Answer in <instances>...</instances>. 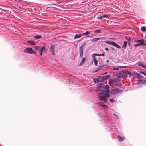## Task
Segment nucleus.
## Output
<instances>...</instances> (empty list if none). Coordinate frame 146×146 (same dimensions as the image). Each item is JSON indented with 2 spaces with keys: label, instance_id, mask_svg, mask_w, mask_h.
I'll use <instances>...</instances> for the list:
<instances>
[{
  "label": "nucleus",
  "instance_id": "f257e3e1",
  "mask_svg": "<svg viewBox=\"0 0 146 146\" xmlns=\"http://www.w3.org/2000/svg\"><path fill=\"white\" fill-rule=\"evenodd\" d=\"M109 86L108 85H106L104 88L105 91H103L102 92L99 93L98 98L100 100L103 101L104 103H106L107 101V98L110 97Z\"/></svg>",
  "mask_w": 146,
  "mask_h": 146
},
{
  "label": "nucleus",
  "instance_id": "f03ea898",
  "mask_svg": "<svg viewBox=\"0 0 146 146\" xmlns=\"http://www.w3.org/2000/svg\"><path fill=\"white\" fill-rule=\"evenodd\" d=\"M23 51L26 53L30 54H35L36 53V51L33 50L32 48L29 47L26 48L23 50Z\"/></svg>",
  "mask_w": 146,
  "mask_h": 146
},
{
  "label": "nucleus",
  "instance_id": "7ed1b4c3",
  "mask_svg": "<svg viewBox=\"0 0 146 146\" xmlns=\"http://www.w3.org/2000/svg\"><path fill=\"white\" fill-rule=\"evenodd\" d=\"M105 42L107 44H109L113 45L114 46H115L117 48L120 49L121 48V47L119 45L113 41L106 40L105 41Z\"/></svg>",
  "mask_w": 146,
  "mask_h": 146
},
{
  "label": "nucleus",
  "instance_id": "20e7f679",
  "mask_svg": "<svg viewBox=\"0 0 146 146\" xmlns=\"http://www.w3.org/2000/svg\"><path fill=\"white\" fill-rule=\"evenodd\" d=\"M86 43L84 42L81 45L79 49V52L80 53V58L82 57L83 55V48L85 45H86Z\"/></svg>",
  "mask_w": 146,
  "mask_h": 146
},
{
  "label": "nucleus",
  "instance_id": "39448f33",
  "mask_svg": "<svg viewBox=\"0 0 146 146\" xmlns=\"http://www.w3.org/2000/svg\"><path fill=\"white\" fill-rule=\"evenodd\" d=\"M123 91V90L119 88H116L111 90L110 93L113 95H115L121 93Z\"/></svg>",
  "mask_w": 146,
  "mask_h": 146
},
{
  "label": "nucleus",
  "instance_id": "423d86ee",
  "mask_svg": "<svg viewBox=\"0 0 146 146\" xmlns=\"http://www.w3.org/2000/svg\"><path fill=\"white\" fill-rule=\"evenodd\" d=\"M104 85L102 84H99L98 86V91H105Z\"/></svg>",
  "mask_w": 146,
  "mask_h": 146
},
{
  "label": "nucleus",
  "instance_id": "0eeeda50",
  "mask_svg": "<svg viewBox=\"0 0 146 146\" xmlns=\"http://www.w3.org/2000/svg\"><path fill=\"white\" fill-rule=\"evenodd\" d=\"M55 47L54 45H52L51 46V47L50 48L51 52V53L53 55H55V51H54Z\"/></svg>",
  "mask_w": 146,
  "mask_h": 146
},
{
  "label": "nucleus",
  "instance_id": "6e6552de",
  "mask_svg": "<svg viewBox=\"0 0 146 146\" xmlns=\"http://www.w3.org/2000/svg\"><path fill=\"white\" fill-rule=\"evenodd\" d=\"M118 82V80L116 79H113L111 80H110L109 82V83L111 85L114 84L115 83Z\"/></svg>",
  "mask_w": 146,
  "mask_h": 146
},
{
  "label": "nucleus",
  "instance_id": "1a4fd4ad",
  "mask_svg": "<svg viewBox=\"0 0 146 146\" xmlns=\"http://www.w3.org/2000/svg\"><path fill=\"white\" fill-rule=\"evenodd\" d=\"M40 48L39 51L40 52H43L46 50L45 46H43L42 47H40Z\"/></svg>",
  "mask_w": 146,
  "mask_h": 146
},
{
  "label": "nucleus",
  "instance_id": "9d476101",
  "mask_svg": "<svg viewBox=\"0 0 146 146\" xmlns=\"http://www.w3.org/2000/svg\"><path fill=\"white\" fill-rule=\"evenodd\" d=\"M117 138L120 142H121L124 140L125 138L123 137H121L120 135H118L117 136Z\"/></svg>",
  "mask_w": 146,
  "mask_h": 146
},
{
  "label": "nucleus",
  "instance_id": "9b49d317",
  "mask_svg": "<svg viewBox=\"0 0 146 146\" xmlns=\"http://www.w3.org/2000/svg\"><path fill=\"white\" fill-rule=\"evenodd\" d=\"M97 56H104V53H102V54H94L92 55V57L93 58H95V57Z\"/></svg>",
  "mask_w": 146,
  "mask_h": 146
},
{
  "label": "nucleus",
  "instance_id": "f8f14e48",
  "mask_svg": "<svg viewBox=\"0 0 146 146\" xmlns=\"http://www.w3.org/2000/svg\"><path fill=\"white\" fill-rule=\"evenodd\" d=\"M86 60V58L85 57H83L82 59L81 62L80 64H79V65L81 66L85 63V61Z\"/></svg>",
  "mask_w": 146,
  "mask_h": 146
},
{
  "label": "nucleus",
  "instance_id": "ddd939ff",
  "mask_svg": "<svg viewBox=\"0 0 146 146\" xmlns=\"http://www.w3.org/2000/svg\"><path fill=\"white\" fill-rule=\"evenodd\" d=\"M97 80L99 82H102L104 80L102 76H100L97 79Z\"/></svg>",
  "mask_w": 146,
  "mask_h": 146
},
{
  "label": "nucleus",
  "instance_id": "4468645a",
  "mask_svg": "<svg viewBox=\"0 0 146 146\" xmlns=\"http://www.w3.org/2000/svg\"><path fill=\"white\" fill-rule=\"evenodd\" d=\"M82 34H76L74 36V39H76L77 38H80L82 36Z\"/></svg>",
  "mask_w": 146,
  "mask_h": 146
},
{
  "label": "nucleus",
  "instance_id": "2eb2a0df",
  "mask_svg": "<svg viewBox=\"0 0 146 146\" xmlns=\"http://www.w3.org/2000/svg\"><path fill=\"white\" fill-rule=\"evenodd\" d=\"M138 65L139 66H141L142 67L144 68H146V66H145L144 64L141 62H139Z\"/></svg>",
  "mask_w": 146,
  "mask_h": 146
},
{
  "label": "nucleus",
  "instance_id": "dca6fc26",
  "mask_svg": "<svg viewBox=\"0 0 146 146\" xmlns=\"http://www.w3.org/2000/svg\"><path fill=\"white\" fill-rule=\"evenodd\" d=\"M110 77V75H107L106 76H103L102 77L105 80L108 79H109Z\"/></svg>",
  "mask_w": 146,
  "mask_h": 146
},
{
  "label": "nucleus",
  "instance_id": "f3484780",
  "mask_svg": "<svg viewBox=\"0 0 146 146\" xmlns=\"http://www.w3.org/2000/svg\"><path fill=\"white\" fill-rule=\"evenodd\" d=\"M27 42L29 44L31 45H35V42L34 41H27Z\"/></svg>",
  "mask_w": 146,
  "mask_h": 146
},
{
  "label": "nucleus",
  "instance_id": "a211bd4d",
  "mask_svg": "<svg viewBox=\"0 0 146 146\" xmlns=\"http://www.w3.org/2000/svg\"><path fill=\"white\" fill-rule=\"evenodd\" d=\"M102 38H96L92 39V42H96L98 41V40H100V39Z\"/></svg>",
  "mask_w": 146,
  "mask_h": 146
},
{
  "label": "nucleus",
  "instance_id": "6ab92c4d",
  "mask_svg": "<svg viewBox=\"0 0 146 146\" xmlns=\"http://www.w3.org/2000/svg\"><path fill=\"white\" fill-rule=\"evenodd\" d=\"M93 58V60L94 62V63L95 65L96 66H97L98 65V60H97L95 58Z\"/></svg>",
  "mask_w": 146,
  "mask_h": 146
},
{
  "label": "nucleus",
  "instance_id": "aec40b11",
  "mask_svg": "<svg viewBox=\"0 0 146 146\" xmlns=\"http://www.w3.org/2000/svg\"><path fill=\"white\" fill-rule=\"evenodd\" d=\"M141 30L143 32H145L146 31V28L145 26H143L141 27Z\"/></svg>",
  "mask_w": 146,
  "mask_h": 146
},
{
  "label": "nucleus",
  "instance_id": "412c9836",
  "mask_svg": "<svg viewBox=\"0 0 146 146\" xmlns=\"http://www.w3.org/2000/svg\"><path fill=\"white\" fill-rule=\"evenodd\" d=\"M42 36L40 35H37L34 37V38L36 39H38L42 38Z\"/></svg>",
  "mask_w": 146,
  "mask_h": 146
},
{
  "label": "nucleus",
  "instance_id": "4be33fe9",
  "mask_svg": "<svg viewBox=\"0 0 146 146\" xmlns=\"http://www.w3.org/2000/svg\"><path fill=\"white\" fill-rule=\"evenodd\" d=\"M125 73L129 75L130 76H132V75H133L131 73L130 71H126Z\"/></svg>",
  "mask_w": 146,
  "mask_h": 146
},
{
  "label": "nucleus",
  "instance_id": "5701e85b",
  "mask_svg": "<svg viewBox=\"0 0 146 146\" xmlns=\"http://www.w3.org/2000/svg\"><path fill=\"white\" fill-rule=\"evenodd\" d=\"M94 32L96 33H101V31L100 29L95 30L94 31Z\"/></svg>",
  "mask_w": 146,
  "mask_h": 146
},
{
  "label": "nucleus",
  "instance_id": "b1692460",
  "mask_svg": "<svg viewBox=\"0 0 146 146\" xmlns=\"http://www.w3.org/2000/svg\"><path fill=\"white\" fill-rule=\"evenodd\" d=\"M127 41H124L123 45V48L126 47L127 46Z\"/></svg>",
  "mask_w": 146,
  "mask_h": 146
},
{
  "label": "nucleus",
  "instance_id": "393cba45",
  "mask_svg": "<svg viewBox=\"0 0 146 146\" xmlns=\"http://www.w3.org/2000/svg\"><path fill=\"white\" fill-rule=\"evenodd\" d=\"M90 33V32H89L88 31H87L86 32L84 33H83V35H88Z\"/></svg>",
  "mask_w": 146,
  "mask_h": 146
},
{
  "label": "nucleus",
  "instance_id": "a878e982",
  "mask_svg": "<svg viewBox=\"0 0 146 146\" xmlns=\"http://www.w3.org/2000/svg\"><path fill=\"white\" fill-rule=\"evenodd\" d=\"M140 45H145V44L143 42V41L141 40V41L140 42Z\"/></svg>",
  "mask_w": 146,
  "mask_h": 146
},
{
  "label": "nucleus",
  "instance_id": "bb28decb",
  "mask_svg": "<svg viewBox=\"0 0 146 146\" xmlns=\"http://www.w3.org/2000/svg\"><path fill=\"white\" fill-rule=\"evenodd\" d=\"M40 47L38 46H35V50L37 51H39Z\"/></svg>",
  "mask_w": 146,
  "mask_h": 146
},
{
  "label": "nucleus",
  "instance_id": "cd10ccee",
  "mask_svg": "<svg viewBox=\"0 0 146 146\" xmlns=\"http://www.w3.org/2000/svg\"><path fill=\"white\" fill-rule=\"evenodd\" d=\"M118 80V82H116L114 83L116 84V85L117 86H119L120 85V83L119 82V80L118 79H117Z\"/></svg>",
  "mask_w": 146,
  "mask_h": 146
},
{
  "label": "nucleus",
  "instance_id": "c85d7f7f",
  "mask_svg": "<svg viewBox=\"0 0 146 146\" xmlns=\"http://www.w3.org/2000/svg\"><path fill=\"white\" fill-rule=\"evenodd\" d=\"M108 15L107 14H104L102 16V18L107 17H108Z\"/></svg>",
  "mask_w": 146,
  "mask_h": 146
},
{
  "label": "nucleus",
  "instance_id": "c756f323",
  "mask_svg": "<svg viewBox=\"0 0 146 146\" xmlns=\"http://www.w3.org/2000/svg\"><path fill=\"white\" fill-rule=\"evenodd\" d=\"M126 39H127V40L128 41V42H130V41H131V38L130 37H126Z\"/></svg>",
  "mask_w": 146,
  "mask_h": 146
},
{
  "label": "nucleus",
  "instance_id": "7c9ffc66",
  "mask_svg": "<svg viewBox=\"0 0 146 146\" xmlns=\"http://www.w3.org/2000/svg\"><path fill=\"white\" fill-rule=\"evenodd\" d=\"M110 101L111 102L113 103L114 102V101L113 99L111 98L110 99Z\"/></svg>",
  "mask_w": 146,
  "mask_h": 146
},
{
  "label": "nucleus",
  "instance_id": "2f4dec72",
  "mask_svg": "<svg viewBox=\"0 0 146 146\" xmlns=\"http://www.w3.org/2000/svg\"><path fill=\"white\" fill-rule=\"evenodd\" d=\"M140 73H141V74L145 75H146V73L145 72H143L142 71H141L140 72Z\"/></svg>",
  "mask_w": 146,
  "mask_h": 146
},
{
  "label": "nucleus",
  "instance_id": "473e14b6",
  "mask_svg": "<svg viewBox=\"0 0 146 146\" xmlns=\"http://www.w3.org/2000/svg\"><path fill=\"white\" fill-rule=\"evenodd\" d=\"M140 45V44H135L134 45V46L135 47H137L138 46H139Z\"/></svg>",
  "mask_w": 146,
  "mask_h": 146
},
{
  "label": "nucleus",
  "instance_id": "72a5a7b5",
  "mask_svg": "<svg viewBox=\"0 0 146 146\" xmlns=\"http://www.w3.org/2000/svg\"><path fill=\"white\" fill-rule=\"evenodd\" d=\"M99 104L102 106L104 107H106V106L105 104Z\"/></svg>",
  "mask_w": 146,
  "mask_h": 146
},
{
  "label": "nucleus",
  "instance_id": "f704fd0d",
  "mask_svg": "<svg viewBox=\"0 0 146 146\" xmlns=\"http://www.w3.org/2000/svg\"><path fill=\"white\" fill-rule=\"evenodd\" d=\"M138 76L140 78H143V76H142L141 75V74H139V75H138Z\"/></svg>",
  "mask_w": 146,
  "mask_h": 146
},
{
  "label": "nucleus",
  "instance_id": "c9c22d12",
  "mask_svg": "<svg viewBox=\"0 0 146 146\" xmlns=\"http://www.w3.org/2000/svg\"><path fill=\"white\" fill-rule=\"evenodd\" d=\"M98 19H99V20L101 19L102 18V16H101L100 17H98Z\"/></svg>",
  "mask_w": 146,
  "mask_h": 146
},
{
  "label": "nucleus",
  "instance_id": "e433bc0d",
  "mask_svg": "<svg viewBox=\"0 0 146 146\" xmlns=\"http://www.w3.org/2000/svg\"><path fill=\"white\" fill-rule=\"evenodd\" d=\"M135 41L137 42H140L141 41V40H136Z\"/></svg>",
  "mask_w": 146,
  "mask_h": 146
},
{
  "label": "nucleus",
  "instance_id": "4c0bfd02",
  "mask_svg": "<svg viewBox=\"0 0 146 146\" xmlns=\"http://www.w3.org/2000/svg\"><path fill=\"white\" fill-rule=\"evenodd\" d=\"M119 69L118 68H114L113 69V70H119Z\"/></svg>",
  "mask_w": 146,
  "mask_h": 146
},
{
  "label": "nucleus",
  "instance_id": "58836bf2",
  "mask_svg": "<svg viewBox=\"0 0 146 146\" xmlns=\"http://www.w3.org/2000/svg\"><path fill=\"white\" fill-rule=\"evenodd\" d=\"M119 67L121 68H125V67L124 66H120Z\"/></svg>",
  "mask_w": 146,
  "mask_h": 146
},
{
  "label": "nucleus",
  "instance_id": "ea45409f",
  "mask_svg": "<svg viewBox=\"0 0 146 146\" xmlns=\"http://www.w3.org/2000/svg\"><path fill=\"white\" fill-rule=\"evenodd\" d=\"M105 50L107 51V50H108V48H105Z\"/></svg>",
  "mask_w": 146,
  "mask_h": 146
},
{
  "label": "nucleus",
  "instance_id": "a19ab883",
  "mask_svg": "<svg viewBox=\"0 0 146 146\" xmlns=\"http://www.w3.org/2000/svg\"><path fill=\"white\" fill-rule=\"evenodd\" d=\"M135 74L138 76V75H139V73H137V72H136V73H135Z\"/></svg>",
  "mask_w": 146,
  "mask_h": 146
},
{
  "label": "nucleus",
  "instance_id": "79ce46f5",
  "mask_svg": "<svg viewBox=\"0 0 146 146\" xmlns=\"http://www.w3.org/2000/svg\"><path fill=\"white\" fill-rule=\"evenodd\" d=\"M42 53H43V52H40V55H41V56L42 55Z\"/></svg>",
  "mask_w": 146,
  "mask_h": 146
},
{
  "label": "nucleus",
  "instance_id": "37998d69",
  "mask_svg": "<svg viewBox=\"0 0 146 146\" xmlns=\"http://www.w3.org/2000/svg\"><path fill=\"white\" fill-rule=\"evenodd\" d=\"M107 73V72H105L104 73V74H102L103 75V74H106Z\"/></svg>",
  "mask_w": 146,
  "mask_h": 146
},
{
  "label": "nucleus",
  "instance_id": "c03bdc74",
  "mask_svg": "<svg viewBox=\"0 0 146 146\" xmlns=\"http://www.w3.org/2000/svg\"><path fill=\"white\" fill-rule=\"evenodd\" d=\"M109 62V60H107L106 61V62Z\"/></svg>",
  "mask_w": 146,
  "mask_h": 146
},
{
  "label": "nucleus",
  "instance_id": "a18cd8bd",
  "mask_svg": "<svg viewBox=\"0 0 146 146\" xmlns=\"http://www.w3.org/2000/svg\"><path fill=\"white\" fill-rule=\"evenodd\" d=\"M116 116L117 118H118V116L117 115H116Z\"/></svg>",
  "mask_w": 146,
  "mask_h": 146
},
{
  "label": "nucleus",
  "instance_id": "49530a36",
  "mask_svg": "<svg viewBox=\"0 0 146 146\" xmlns=\"http://www.w3.org/2000/svg\"><path fill=\"white\" fill-rule=\"evenodd\" d=\"M114 115L116 116V115L115 114H113Z\"/></svg>",
  "mask_w": 146,
  "mask_h": 146
}]
</instances>
